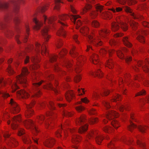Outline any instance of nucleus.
Wrapping results in <instances>:
<instances>
[{"mask_svg":"<svg viewBox=\"0 0 149 149\" xmlns=\"http://www.w3.org/2000/svg\"><path fill=\"white\" fill-rule=\"evenodd\" d=\"M16 93L18 96H20L23 98H26L30 96L28 92L24 90L18 91Z\"/></svg>","mask_w":149,"mask_h":149,"instance_id":"a878e982","label":"nucleus"},{"mask_svg":"<svg viewBox=\"0 0 149 149\" xmlns=\"http://www.w3.org/2000/svg\"><path fill=\"white\" fill-rule=\"evenodd\" d=\"M88 30V27H83L81 28L80 31L81 33H85L84 35L87 36L89 43L96 46L101 45H102V42L101 40L94 38L93 36V33L91 35H88L87 33Z\"/></svg>","mask_w":149,"mask_h":149,"instance_id":"7ed1b4c3","label":"nucleus"},{"mask_svg":"<svg viewBox=\"0 0 149 149\" xmlns=\"http://www.w3.org/2000/svg\"><path fill=\"white\" fill-rule=\"evenodd\" d=\"M63 115L66 116H70L72 115V113L66 111H63Z\"/></svg>","mask_w":149,"mask_h":149,"instance_id":"13d9d810","label":"nucleus"},{"mask_svg":"<svg viewBox=\"0 0 149 149\" xmlns=\"http://www.w3.org/2000/svg\"><path fill=\"white\" fill-rule=\"evenodd\" d=\"M75 109L78 112H80L84 110L85 108L82 106L79 105L75 107Z\"/></svg>","mask_w":149,"mask_h":149,"instance_id":"6e6d98bb","label":"nucleus"},{"mask_svg":"<svg viewBox=\"0 0 149 149\" xmlns=\"http://www.w3.org/2000/svg\"><path fill=\"white\" fill-rule=\"evenodd\" d=\"M29 73L27 69L23 68L22 69L21 74L18 75L16 78L17 82L22 85L26 87L27 85V81L26 79V76Z\"/></svg>","mask_w":149,"mask_h":149,"instance_id":"423d86ee","label":"nucleus"},{"mask_svg":"<svg viewBox=\"0 0 149 149\" xmlns=\"http://www.w3.org/2000/svg\"><path fill=\"white\" fill-rule=\"evenodd\" d=\"M46 88L47 89L52 90L56 94L58 93V90L57 88H56L54 87L52 85L49 83H47V86Z\"/></svg>","mask_w":149,"mask_h":149,"instance_id":"e433bc0d","label":"nucleus"},{"mask_svg":"<svg viewBox=\"0 0 149 149\" xmlns=\"http://www.w3.org/2000/svg\"><path fill=\"white\" fill-rule=\"evenodd\" d=\"M118 116V114L115 111H108L106 115L107 118L110 120L112 119L114 117L117 118Z\"/></svg>","mask_w":149,"mask_h":149,"instance_id":"b1692460","label":"nucleus"},{"mask_svg":"<svg viewBox=\"0 0 149 149\" xmlns=\"http://www.w3.org/2000/svg\"><path fill=\"white\" fill-rule=\"evenodd\" d=\"M63 65L67 68H70L72 65V61H70L67 59H66L63 61Z\"/></svg>","mask_w":149,"mask_h":149,"instance_id":"c9c22d12","label":"nucleus"},{"mask_svg":"<svg viewBox=\"0 0 149 149\" xmlns=\"http://www.w3.org/2000/svg\"><path fill=\"white\" fill-rule=\"evenodd\" d=\"M62 3L61 0H55V6L54 7V9L58 10L60 8V3Z\"/></svg>","mask_w":149,"mask_h":149,"instance_id":"58836bf2","label":"nucleus"},{"mask_svg":"<svg viewBox=\"0 0 149 149\" xmlns=\"http://www.w3.org/2000/svg\"><path fill=\"white\" fill-rule=\"evenodd\" d=\"M57 56L56 55H52L49 56V60L51 62L55 61L56 59Z\"/></svg>","mask_w":149,"mask_h":149,"instance_id":"603ef678","label":"nucleus"},{"mask_svg":"<svg viewBox=\"0 0 149 149\" xmlns=\"http://www.w3.org/2000/svg\"><path fill=\"white\" fill-rule=\"evenodd\" d=\"M112 125L115 129H117L120 126L119 123L117 121L114 120L111 122Z\"/></svg>","mask_w":149,"mask_h":149,"instance_id":"a18cd8bd","label":"nucleus"},{"mask_svg":"<svg viewBox=\"0 0 149 149\" xmlns=\"http://www.w3.org/2000/svg\"><path fill=\"white\" fill-rule=\"evenodd\" d=\"M91 8V6L89 3L86 4L85 8L83 9L82 12L81 13L84 14L87 12V11L90 9Z\"/></svg>","mask_w":149,"mask_h":149,"instance_id":"37998d69","label":"nucleus"},{"mask_svg":"<svg viewBox=\"0 0 149 149\" xmlns=\"http://www.w3.org/2000/svg\"><path fill=\"white\" fill-rule=\"evenodd\" d=\"M110 92V91L108 90H104L102 92H100V93H95L94 96L96 98H98L99 97L100 94L102 96H107Z\"/></svg>","mask_w":149,"mask_h":149,"instance_id":"cd10ccee","label":"nucleus"},{"mask_svg":"<svg viewBox=\"0 0 149 149\" xmlns=\"http://www.w3.org/2000/svg\"><path fill=\"white\" fill-rule=\"evenodd\" d=\"M81 137L76 135H74L72 137V141L74 143H76L79 141Z\"/></svg>","mask_w":149,"mask_h":149,"instance_id":"8fccbe9b","label":"nucleus"},{"mask_svg":"<svg viewBox=\"0 0 149 149\" xmlns=\"http://www.w3.org/2000/svg\"><path fill=\"white\" fill-rule=\"evenodd\" d=\"M55 140L52 138H48L46 139L43 142L44 145L48 148L52 147L54 144Z\"/></svg>","mask_w":149,"mask_h":149,"instance_id":"4be33fe9","label":"nucleus"},{"mask_svg":"<svg viewBox=\"0 0 149 149\" xmlns=\"http://www.w3.org/2000/svg\"><path fill=\"white\" fill-rule=\"evenodd\" d=\"M43 19L44 20L45 24L47 23L49 24H53V21L56 19V18L55 17H52L47 18L44 15L43 16Z\"/></svg>","mask_w":149,"mask_h":149,"instance_id":"7c9ffc66","label":"nucleus"},{"mask_svg":"<svg viewBox=\"0 0 149 149\" xmlns=\"http://www.w3.org/2000/svg\"><path fill=\"white\" fill-rule=\"evenodd\" d=\"M62 44V41L60 39H58L56 43V47L58 48H59L60 47Z\"/></svg>","mask_w":149,"mask_h":149,"instance_id":"680f3d73","label":"nucleus"},{"mask_svg":"<svg viewBox=\"0 0 149 149\" xmlns=\"http://www.w3.org/2000/svg\"><path fill=\"white\" fill-rule=\"evenodd\" d=\"M26 128L27 129H31L35 131L36 132H38L36 126L34 125V122L31 120H29L22 123Z\"/></svg>","mask_w":149,"mask_h":149,"instance_id":"2eb2a0df","label":"nucleus"},{"mask_svg":"<svg viewBox=\"0 0 149 149\" xmlns=\"http://www.w3.org/2000/svg\"><path fill=\"white\" fill-rule=\"evenodd\" d=\"M103 104L107 109H109L110 107V105L109 103L107 101H104L103 102Z\"/></svg>","mask_w":149,"mask_h":149,"instance_id":"338daca9","label":"nucleus"},{"mask_svg":"<svg viewBox=\"0 0 149 149\" xmlns=\"http://www.w3.org/2000/svg\"><path fill=\"white\" fill-rule=\"evenodd\" d=\"M35 104V101L33 100L31 105L25 104V105L27 109L25 113V116H27L28 117H30L33 114V111L31 109L32 106L33 105Z\"/></svg>","mask_w":149,"mask_h":149,"instance_id":"6ab92c4d","label":"nucleus"},{"mask_svg":"<svg viewBox=\"0 0 149 149\" xmlns=\"http://www.w3.org/2000/svg\"><path fill=\"white\" fill-rule=\"evenodd\" d=\"M107 50H106L105 49H102L100 51V53L101 55H104V54H105L107 53ZM107 52H108V53L107 54L108 56H110L111 54L112 53H113L114 52H115V51L113 50H107Z\"/></svg>","mask_w":149,"mask_h":149,"instance_id":"72a5a7b5","label":"nucleus"},{"mask_svg":"<svg viewBox=\"0 0 149 149\" xmlns=\"http://www.w3.org/2000/svg\"><path fill=\"white\" fill-rule=\"evenodd\" d=\"M75 48L74 47H73L70 51V54L72 56L77 57L76 61L74 63L73 65L76 72L79 73L81 71L80 67L82 65V63L81 62V61L83 59V58L81 56H78L77 52L75 51Z\"/></svg>","mask_w":149,"mask_h":149,"instance_id":"20e7f679","label":"nucleus"},{"mask_svg":"<svg viewBox=\"0 0 149 149\" xmlns=\"http://www.w3.org/2000/svg\"><path fill=\"white\" fill-rule=\"evenodd\" d=\"M120 99V97L119 95L117 94L115 96L113 99V102H116V100H119Z\"/></svg>","mask_w":149,"mask_h":149,"instance_id":"0e129e2a","label":"nucleus"},{"mask_svg":"<svg viewBox=\"0 0 149 149\" xmlns=\"http://www.w3.org/2000/svg\"><path fill=\"white\" fill-rule=\"evenodd\" d=\"M109 10L112 11L113 13H115L116 12H118L121 11L122 10V9L120 7H115L110 9Z\"/></svg>","mask_w":149,"mask_h":149,"instance_id":"c03bdc74","label":"nucleus"},{"mask_svg":"<svg viewBox=\"0 0 149 149\" xmlns=\"http://www.w3.org/2000/svg\"><path fill=\"white\" fill-rule=\"evenodd\" d=\"M7 70L8 73L10 74H12L14 73V70L10 65H9L7 69Z\"/></svg>","mask_w":149,"mask_h":149,"instance_id":"864d4df0","label":"nucleus"},{"mask_svg":"<svg viewBox=\"0 0 149 149\" xmlns=\"http://www.w3.org/2000/svg\"><path fill=\"white\" fill-rule=\"evenodd\" d=\"M22 140L25 143H29L31 141L28 138V136L27 135H24L22 137Z\"/></svg>","mask_w":149,"mask_h":149,"instance_id":"de8ad7c7","label":"nucleus"},{"mask_svg":"<svg viewBox=\"0 0 149 149\" xmlns=\"http://www.w3.org/2000/svg\"><path fill=\"white\" fill-rule=\"evenodd\" d=\"M23 0H9L8 2L0 1V9L4 11L6 14L4 21H0V29H3L6 23L11 19V9L15 13H17L19 10V4Z\"/></svg>","mask_w":149,"mask_h":149,"instance_id":"f257e3e1","label":"nucleus"},{"mask_svg":"<svg viewBox=\"0 0 149 149\" xmlns=\"http://www.w3.org/2000/svg\"><path fill=\"white\" fill-rule=\"evenodd\" d=\"M47 106L49 108L52 110L55 109V107L54 106V104L53 102L51 101L50 102L49 104H47Z\"/></svg>","mask_w":149,"mask_h":149,"instance_id":"052dcab7","label":"nucleus"},{"mask_svg":"<svg viewBox=\"0 0 149 149\" xmlns=\"http://www.w3.org/2000/svg\"><path fill=\"white\" fill-rule=\"evenodd\" d=\"M109 31L107 29H104V30L100 31L99 32L100 35L102 37H104L105 35L108 34Z\"/></svg>","mask_w":149,"mask_h":149,"instance_id":"09e8293b","label":"nucleus"},{"mask_svg":"<svg viewBox=\"0 0 149 149\" xmlns=\"http://www.w3.org/2000/svg\"><path fill=\"white\" fill-rule=\"evenodd\" d=\"M98 121V119L97 118H92L89 120V123L91 124H93L96 123Z\"/></svg>","mask_w":149,"mask_h":149,"instance_id":"4d7b16f0","label":"nucleus"},{"mask_svg":"<svg viewBox=\"0 0 149 149\" xmlns=\"http://www.w3.org/2000/svg\"><path fill=\"white\" fill-rule=\"evenodd\" d=\"M74 96V93L71 91H69L67 92L65 95L66 99L68 102L70 101Z\"/></svg>","mask_w":149,"mask_h":149,"instance_id":"c85d7f7f","label":"nucleus"},{"mask_svg":"<svg viewBox=\"0 0 149 149\" xmlns=\"http://www.w3.org/2000/svg\"><path fill=\"white\" fill-rule=\"evenodd\" d=\"M43 81H42L39 82H35L33 83V90L31 92L29 91V92L31 93H33L31 97H38L41 94V93L40 90V88L39 86L41 85Z\"/></svg>","mask_w":149,"mask_h":149,"instance_id":"1a4fd4ad","label":"nucleus"},{"mask_svg":"<svg viewBox=\"0 0 149 149\" xmlns=\"http://www.w3.org/2000/svg\"><path fill=\"white\" fill-rule=\"evenodd\" d=\"M136 139L137 143L140 147L139 149H146L144 143L141 141L140 138L139 137L136 136Z\"/></svg>","mask_w":149,"mask_h":149,"instance_id":"c756f323","label":"nucleus"},{"mask_svg":"<svg viewBox=\"0 0 149 149\" xmlns=\"http://www.w3.org/2000/svg\"><path fill=\"white\" fill-rule=\"evenodd\" d=\"M91 58V61L95 64H97L99 62L98 56L96 54H93Z\"/></svg>","mask_w":149,"mask_h":149,"instance_id":"f704fd0d","label":"nucleus"},{"mask_svg":"<svg viewBox=\"0 0 149 149\" xmlns=\"http://www.w3.org/2000/svg\"><path fill=\"white\" fill-rule=\"evenodd\" d=\"M91 74L94 77L97 76L101 78L102 77L103 73L99 69H97L94 72H91Z\"/></svg>","mask_w":149,"mask_h":149,"instance_id":"473e14b6","label":"nucleus"},{"mask_svg":"<svg viewBox=\"0 0 149 149\" xmlns=\"http://www.w3.org/2000/svg\"><path fill=\"white\" fill-rule=\"evenodd\" d=\"M97 134V133L96 132L92 131L89 133L88 138V139H91V138L95 137V141L99 145H100L103 139V138L101 135H98L96 136Z\"/></svg>","mask_w":149,"mask_h":149,"instance_id":"9b49d317","label":"nucleus"},{"mask_svg":"<svg viewBox=\"0 0 149 149\" xmlns=\"http://www.w3.org/2000/svg\"><path fill=\"white\" fill-rule=\"evenodd\" d=\"M111 29L113 31H116L118 30L119 28V26L118 23L115 22H113L111 24Z\"/></svg>","mask_w":149,"mask_h":149,"instance_id":"4c0bfd02","label":"nucleus"},{"mask_svg":"<svg viewBox=\"0 0 149 149\" xmlns=\"http://www.w3.org/2000/svg\"><path fill=\"white\" fill-rule=\"evenodd\" d=\"M147 63H149V60L147 59L146 61V64L145 62H143L141 61H138L137 63V66H141L144 71L145 72H148L149 74V69L148 68L147 65Z\"/></svg>","mask_w":149,"mask_h":149,"instance_id":"aec40b11","label":"nucleus"},{"mask_svg":"<svg viewBox=\"0 0 149 149\" xmlns=\"http://www.w3.org/2000/svg\"><path fill=\"white\" fill-rule=\"evenodd\" d=\"M130 23L131 25V26H132V28L134 30L136 28L137 25L136 23L135 22L133 21H130Z\"/></svg>","mask_w":149,"mask_h":149,"instance_id":"e2e57ef3","label":"nucleus"},{"mask_svg":"<svg viewBox=\"0 0 149 149\" xmlns=\"http://www.w3.org/2000/svg\"><path fill=\"white\" fill-rule=\"evenodd\" d=\"M9 84H11V88L12 89V92H14L16 89L18 88V86L15 83H14L13 84H12V81L9 80L8 81Z\"/></svg>","mask_w":149,"mask_h":149,"instance_id":"a19ab883","label":"nucleus"},{"mask_svg":"<svg viewBox=\"0 0 149 149\" xmlns=\"http://www.w3.org/2000/svg\"><path fill=\"white\" fill-rule=\"evenodd\" d=\"M21 121V117L19 116H15L12 119L11 122L8 120L7 121V123L8 124H9L11 123V126L12 128L15 129L17 127L18 125L17 124L15 123L17 122H19Z\"/></svg>","mask_w":149,"mask_h":149,"instance_id":"a211bd4d","label":"nucleus"},{"mask_svg":"<svg viewBox=\"0 0 149 149\" xmlns=\"http://www.w3.org/2000/svg\"><path fill=\"white\" fill-rule=\"evenodd\" d=\"M69 17L70 18L72 21L74 23L75 25V27L77 29L80 26L82 23L79 19L77 20V19L79 17V15H72L71 17L67 15H59L58 22L61 25V28L58 33L57 34L58 35H61L63 37H65V36L66 32L64 29L66 25L63 22L65 21Z\"/></svg>","mask_w":149,"mask_h":149,"instance_id":"f03ea898","label":"nucleus"},{"mask_svg":"<svg viewBox=\"0 0 149 149\" xmlns=\"http://www.w3.org/2000/svg\"><path fill=\"white\" fill-rule=\"evenodd\" d=\"M3 134L5 139L8 138L7 140V143L9 146L14 147L17 145L18 143L17 141L13 138H9L10 135L8 132H3Z\"/></svg>","mask_w":149,"mask_h":149,"instance_id":"9d476101","label":"nucleus"},{"mask_svg":"<svg viewBox=\"0 0 149 149\" xmlns=\"http://www.w3.org/2000/svg\"><path fill=\"white\" fill-rule=\"evenodd\" d=\"M126 51L127 49L125 48L120 49L116 52V53L118 57L121 59H125L126 62L128 63L132 60V58L131 57L129 56L125 58L123 52Z\"/></svg>","mask_w":149,"mask_h":149,"instance_id":"f8f14e48","label":"nucleus"},{"mask_svg":"<svg viewBox=\"0 0 149 149\" xmlns=\"http://www.w3.org/2000/svg\"><path fill=\"white\" fill-rule=\"evenodd\" d=\"M91 24L93 26L95 27H98L100 25V24L99 22L96 20L93 21L92 22Z\"/></svg>","mask_w":149,"mask_h":149,"instance_id":"5fc2aeb1","label":"nucleus"},{"mask_svg":"<svg viewBox=\"0 0 149 149\" xmlns=\"http://www.w3.org/2000/svg\"><path fill=\"white\" fill-rule=\"evenodd\" d=\"M47 6L46 5H44L39 8L38 11L39 12H43L47 10Z\"/></svg>","mask_w":149,"mask_h":149,"instance_id":"3c124183","label":"nucleus"},{"mask_svg":"<svg viewBox=\"0 0 149 149\" xmlns=\"http://www.w3.org/2000/svg\"><path fill=\"white\" fill-rule=\"evenodd\" d=\"M96 11H92L90 13V15L92 18L95 17L98 15V12H100V15L102 16H104L111 18L112 17V13L110 12H102L103 9V6L100 4H97L95 6Z\"/></svg>","mask_w":149,"mask_h":149,"instance_id":"39448f33","label":"nucleus"},{"mask_svg":"<svg viewBox=\"0 0 149 149\" xmlns=\"http://www.w3.org/2000/svg\"><path fill=\"white\" fill-rule=\"evenodd\" d=\"M81 79L80 74L77 75L74 78V81L75 82L77 83Z\"/></svg>","mask_w":149,"mask_h":149,"instance_id":"69168bd1","label":"nucleus"},{"mask_svg":"<svg viewBox=\"0 0 149 149\" xmlns=\"http://www.w3.org/2000/svg\"><path fill=\"white\" fill-rule=\"evenodd\" d=\"M14 22L15 25H17L19 22V20L17 16H16L14 19Z\"/></svg>","mask_w":149,"mask_h":149,"instance_id":"774afa93","label":"nucleus"},{"mask_svg":"<svg viewBox=\"0 0 149 149\" xmlns=\"http://www.w3.org/2000/svg\"><path fill=\"white\" fill-rule=\"evenodd\" d=\"M36 48H33V46L32 45H29L28 47V49L29 50H31L34 49V50L36 52H41L42 55L44 54H45L46 55L47 54V51L46 47L44 44H43L42 46L38 42H37L35 44Z\"/></svg>","mask_w":149,"mask_h":149,"instance_id":"6e6552de","label":"nucleus"},{"mask_svg":"<svg viewBox=\"0 0 149 149\" xmlns=\"http://www.w3.org/2000/svg\"><path fill=\"white\" fill-rule=\"evenodd\" d=\"M136 127H137L136 125L131 122L130 125L128 127V129L129 130L132 131L133 129ZM138 128L140 131L142 133L146 132L147 129L149 130V127L143 125H139L138 127Z\"/></svg>","mask_w":149,"mask_h":149,"instance_id":"ddd939ff","label":"nucleus"},{"mask_svg":"<svg viewBox=\"0 0 149 149\" xmlns=\"http://www.w3.org/2000/svg\"><path fill=\"white\" fill-rule=\"evenodd\" d=\"M33 22L35 23V25L34 27V29L38 30L40 29L41 26L42 25V23L36 18H34L33 19Z\"/></svg>","mask_w":149,"mask_h":149,"instance_id":"bb28decb","label":"nucleus"},{"mask_svg":"<svg viewBox=\"0 0 149 149\" xmlns=\"http://www.w3.org/2000/svg\"><path fill=\"white\" fill-rule=\"evenodd\" d=\"M124 10L127 13L130 14L132 18L135 19H141L143 18V17L139 14L133 13L131 9L128 6H125Z\"/></svg>","mask_w":149,"mask_h":149,"instance_id":"dca6fc26","label":"nucleus"},{"mask_svg":"<svg viewBox=\"0 0 149 149\" xmlns=\"http://www.w3.org/2000/svg\"><path fill=\"white\" fill-rule=\"evenodd\" d=\"M136 33L137 36V39L140 42L144 43L145 39L143 35L146 34V33L144 31L138 30L136 31Z\"/></svg>","mask_w":149,"mask_h":149,"instance_id":"412c9836","label":"nucleus"},{"mask_svg":"<svg viewBox=\"0 0 149 149\" xmlns=\"http://www.w3.org/2000/svg\"><path fill=\"white\" fill-rule=\"evenodd\" d=\"M113 65V63L111 59H110L107 61V67H108L109 68H112Z\"/></svg>","mask_w":149,"mask_h":149,"instance_id":"49530a36","label":"nucleus"},{"mask_svg":"<svg viewBox=\"0 0 149 149\" xmlns=\"http://www.w3.org/2000/svg\"><path fill=\"white\" fill-rule=\"evenodd\" d=\"M120 19V17L118 16L116 18L117 21L118 23L120 24L121 28L124 31H125L127 29V26L126 23L121 22H119L118 20V19Z\"/></svg>","mask_w":149,"mask_h":149,"instance_id":"2f4dec72","label":"nucleus"},{"mask_svg":"<svg viewBox=\"0 0 149 149\" xmlns=\"http://www.w3.org/2000/svg\"><path fill=\"white\" fill-rule=\"evenodd\" d=\"M112 129L109 126H106L103 128V130L108 133H109L112 131Z\"/></svg>","mask_w":149,"mask_h":149,"instance_id":"bf43d9fd","label":"nucleus"},{"mask_svg":"<svg viewBox=\"0 0 149 149\" xmlns=\"http://www.w3.org/2000/svg\"><path fill=\"white\" fill-rule=\"evenodd\" d=\"M48 27L47 26H45L42 29L41 31L42 34L45 41H47L50 38L49 36L48 33Z\"/></svg>","mask_w":149,"mask_h":149,"instance_id":"5701e85b","label":"nucleus"},{"mask_svg":"<svg viewBox=\"0 0 149 149\" xmlns=\"http://www.w3.org/2000/svg\"><path fill=\"white\" fill-rule=\"evenodd\" d=\"M32 61L34 64V65L32 66V68L33 69H35L39 67V65L37 64L39 61L40 60L38 57L36 56H33L31 58Z\"/></svg>","mask_w":149,"mask_h":149,"instance_id":"393cba45","label":"nucleus"},{"mask_svg":"<svg viewBox=\"0 0 149 149\" xmlns=\"http://www.w3.org/2000/svg\"><path fill=\"white\" fill-rule=\"evenodd\" d=\"M9 104L11 107V111L12 113H15L19 111L20 109L19 107L13 99H11Z\"/></svg>","mask_w":149,"mask_h":149,"instance_id":"f3484780","label":"nucleus"},{"mask_svg":"<svg viewBox=\"0 0 149 149\" xmlns=\"http://www.w3.org/2000/svg\"><path fill=\"white\" fill-rule=\"evenodd\" d=\"M6 81L2 78L0 79V95L3 97L4 98H6L10 96L9 95L4 92L3 90V87L5 86Z\"/></svg>","mask_w":149,"mask_h":149,"instance_id":"4468645a","label":"nucleus"},{"mask_svg":"<svg viewBox=\"0 0 149 149\" xmlns=\"http://www.w3.org/2000/svg\"><path fill=\"white\" fill-rule=\"evenodd\" d=\"M86 121L85 116L84 115H81L76 121V123L77 125H81L78 131L81 134L85 132L88 129V125L86 124H85Z\"/></svg>","mask_w":149,"mask_h":149,"instance_id":"0eeeda50","label":"nucleus"},{"mask_svg":"<svg viewBox=\"0 0 149 149\" xmlns=\"http://www.w3.org/2000/svg\"><path fill=\"white\" fill-rule=\"evenodd\" d=\"M123 41L124 44L127 46L130 47L132 46V44L129 41L128 38L127 37H124L123 38Z\"/></svg>","mask_w":149,"mask_h":149,"instance_id":"ea45409f","label":"nucleus"},{"mask_svg":"<svg viewBox=\"0 0 149 149\" xmlns=\"http://www.w3.org/2000/svg\"><path fill=\"white\" fill-rule=\"evenodd\" d=\"M128 106L124 105L122 104H119L118 106V109L121 111H123L124 109L127 110L128 108Z\"/></svg>","mask_w":149,"mask_h":149,"instance_id":"79ce46f5","label":"nucleus"}]
</instances>
